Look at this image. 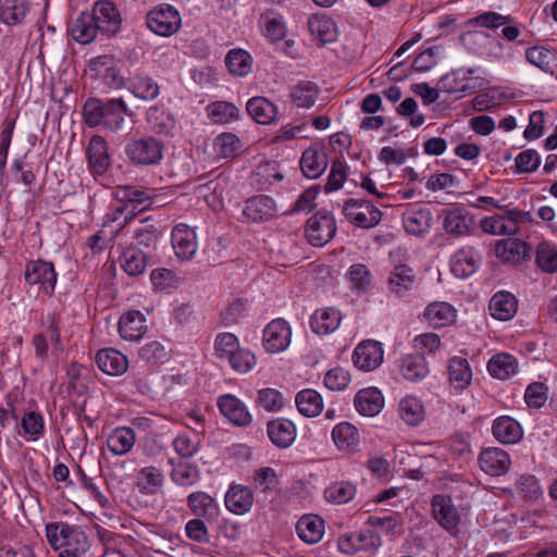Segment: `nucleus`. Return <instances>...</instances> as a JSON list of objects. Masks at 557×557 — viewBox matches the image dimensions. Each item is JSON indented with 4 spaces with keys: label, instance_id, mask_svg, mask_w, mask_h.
Returning a JSON list of instances; mask_svg holds the SVG:
<instances>
[{
    "label": "nucleus",
    "instance_id": "f257e3e1",
    "mask_svg": "<svg viewBox=\"0 0 557 557\" xmlns=\"http://www.w3.org/2000/svg\"><path fill=\"white\" fill-rule=\"evenodd\" d=\"M46 536L53 549H61L59 557H82L89 547L86 534L65 522L47 524Z\"/></svg>",
    "mask_w": 557,
    "mask_h": 557
},
{
    "label": "nucleus",
    "instance_id": "f03ea898",
    "mask_svg": "<svg viewBox=\"0 0 557 557\" xmlns=\"http://www.w3.org/2000/svg\"><path fill=\"white\" fill-rule=\"evenodd\" d=\"M125 154L135 165H154L163 157V144L151 136L133 139L126 144Z\"/></svg>",
    "mask_w": 557,
    "mask_h": 557
},
{
    "label": "nucleus",
    "instance_id": "7ed1b4c3",
    "mask_svg": "<svg viewBox=\"0 0 557 557\" xmlns=\"http://www.w3.org/2000/svg\"><path fill=\"white\" fill-rule=\"evenodd\" d=\"M343 213L354 225L361 228H371L381 221V211L368 200L348 199L343 207Z\"/></svg>",
    "mask_w": 557,
    "mask_h": 557
},
{
    "label": "nucleus",
    "instance_id": "20e7f679",
    "mask_svg": "<svg viewBox=\"0 0 557 557\" xmlns=\"http://www.w3.org/2000/svg\"><path fill=\"white\" fill-rule=\"evenodd\" d=\"M146 24L154 34L163 37L173 35L182 24L180 13L171 5H160L147 13Z\"/></svg>",
    "mask_w": 557,
    "mask_h": 557
},
{
    "label": "nucleus",
    "instance_id": "39448f33",
    "mask_svg": "<svg viewBox=\"0 0 557 557\" xmlns=\"http://www.w3.org/2000/svg\"><path fill=\"white\" fill-rule=\"evenodd\" d=\"M382 545L380 535L372 529L342 534L337 540L339 552L352 555L360 550H376Z\"/></svg>",
    "mask_w": 557,
    "mask_h": 557
},
{
    "label": "nucleus",
    "instance_id": "423d86ee",
    "mask_svg": "<svg viewBox=\"0 0 557 557\" xmlns=\"http://www.w3.org/2000/svg\"><path fill=\"white\" fill-rule=\"evenodd\" d=\"M529 215V212L510 209L504 214L484 218L481 221V227L484 233L492 235H513L519 230V223Z\"/></svg>",
    "mask_w": 557,
    "mask_h": 557
},
{
    "label": "nucleus",
    "instance_id": "0eeeda50",
    "mask_svg": "<svg viewBox=\"0 0 557 557\" xmlns=\"http://www.w3.org/2000/svg\"><path fill=\"white\" fill-rule=\"evenodd\" d=\"M440 216L444 231L454 237L467 236L475 226L473 215L462 206L443 209Z\"/></svg>",
    "mask_w": 557,
    "mask_h": 557
},
{
    "label": "nucleus",
    "instance_id": "6e6552de",
    "mask_svg": "<svg viewBox=\"0 0 557 557\" xmlns=\"http://www.w3.org/2000/svg\"><path fill=\"white\" fill-rule=\"evenodd\" d=\"M336 233L334 218L325 212L319 211L307 221L306 235L313 246H324Z\"/></svg>",
    "mask_w": 557,
    "mask_h": 557
},
{
    "label": "nucleus",
    "instance_id": "1a4fd4ad",
    "mask_svg": "<svg viewBox=\"0 0 557 557\" xmlns=\"http://www.w3.org/2000/svg\"><path fill=\"white\" fill-rule=\"evenodd\" d=\"M89 14L100 32L108 36L115 35L121 28V14L116 5L110 0L97 1L94 4L92 12Z\"/></svg>",
    "mask_w": 557,
    "mask_h": 557
},
{
    "label": "nucleus",
    "instance_id": "9d476101",
    "mask_svg": "<svg viewBox=\"0 0 557 557\" xmlns=\"http://www.w3.org/2000/svg\"><path fill=\"white\" fill-rule=\"evenodd\" d=\"M292 330L283 319L272 320L263 330V346L270 354L284 351L290 344Z\"/></svg>",
    "mask_w": 557,
    "mask_h": 557
},
{
    "label": "nucleus",
    "instance_id": "9b49d317",
    "mask_svg": "<svg viewBox=\"0 0 557 557\" xmlns=\"http://www.w3.org/2000/svg\"><path fill=\"white\" fill-rule=\"evenodd\" d=\"M25 280L30 285H40L46 294L51 295L57 283V273L51 262L34 260L26 264Z\"/></svg>",
    "mask_w": 557,
    "mask_h": 557
},
{
    "label": "nucleus",
    "instance_id": "f8f14e48",
    "mask_svg": "<svg viewBox=\"0 0 557 557\" xmlns=\"http://www.w3.org/2000/svg\"><path fill=\"white\" fill-rule=\"evenodd\" d=\"M432 511L434 519L442 528L450 534L458 532L460 515L449 496L435 495L432 500Z\"/></svg>",
    "mask_w": 557,
    "mask_h": 557
},
{
    "label": "nucleus",
    "instance_id": "ddd939ff",
    "mask_svg": "<svg viewBox=\"0 0 557 557\" xmlns=\"http://www.w3.org/2000/svg\"><path fill=\"white\" fill-rule=\"evenodd\" d=\"M384 350L380 342L368 339L361 342L354 351L352 360L357 368L372 371L383 362Z\"/></svg>",
    "mask_w": 557,
    "mask_h": 557
},
{
    "label": "nucleus",
    "instance_id": "4468645a",
    "mask_svg": "<svg viewBox=\"0 0 557 557\" xmlns=\"http://www.w3.org/2000/svg\"><path fill=\"white\" fill-rule=\"evenodd\" d=\"M86 154L88 165L92 175H103L111 165V158L108 152V144L101 136L95 135L90 138Z\"/></svg>",
    "mask_w": 557,
    "mask_h": 557
},
{
    "label": "nucleus",
    "instance_id": "2eb2a0df",
    "mask_svg": "<svg viewBox=\"0 0 557 557\" xmlns=\"http://www.w3.org/2000/svg\"><path fill=\"white\" fill-rule=\"evenodd\" d=\"M481 469L493 476L505 474L511 465L509 455L502 448L490 447L482 450L479 456Z\"/></svg>",
    "mask_w": 557,
    "mask_h": 557
},
{
    "label": "nucleus",
    "instance_id": "dca6fc26",
    "mask_svg": "<svg viewBox=\"0 0 557 557\" xmlns=\"http://www.w3.org/2000/svg\"><path fill=\"white\" fill-rule=\"evenodd\" d=\"M146 317L138 310H129L123 313L119 321V333L128 342H137L147 332Z\"/></svg>",
    "mask_w": 557,
    "mask_h": 557
},
{
    "label": "nucleus",
    "instance_id": "f3484780",
    "mask_svg": "<svg viewBox=\"0 0 557 557\" xmlns=\"http://www.w3.org/2000/svg\"><path fill=\"white\" fill-rule=\"evenodd\" d=\"M481 263V256L473 247H462L455 252L450 267L455 276L465 278L472 275Z\"/></svg>",
    "mask_w": 557,
    "mask_h": 557
},
{
    "label": "nucleus",
    "instance_id": "a211bd4d",
    "mask_svg": "<svg viewBox=\"0 0 557 557\" xmlns=\"http://www.w3.org/2000/svg\"><path fill=\"white\" fill-rule=\"evenodd\" d=\"M172 245L176 256L183 260L191 259L197 251L196 234L185 224L176 225L172 231Z\"/></svg>",
    "mask_w": 557,
    "mask_h": 557
},
{
    "label": "nucleus",
    "instance_id": "6ab92c4d",
    "mask_svg": "<svg viewBox=\"0 0 557 557\" xmlns=\"http://www.w3.org/2000/svg\"><path fill=\"white\" fill-rule=\"evenodd\" d=\"M218 406L221 413L237 426H247L251 422V414L244 403L231 394L219 397Z\"/></svg>",
    "mask_w": 557,
    "mask_h": 557
},
{
    "label": "nucleus",
    "instance_id": "aec40b11",
    "mask_svg": "<svg viewBox=\"0 0 557 557\" xmlns=\"http://www.w3.org/2000/svg\"><path fill=\"white\" fill-rule=\"evenodd\" d=\"M276 214V206L273 198L267 195H258L246 201L244 215L252 222H264Z\"/></svg>",
    "mask_w": 557,
    "mask_h": 557
},
{
    "label": "nucleus",
    "instance_id": "412c9836",
    "mask_svg": "<svg viewBox=\"0 0 557 557\" xmlns=\"http://www.w3.org/2000/svg\"><path fill=\"white\" fill-rule=\"evenodd\" d=\"M331 435L338 450L349 454L359 450L360 433L354 424L349 422L337 423Z\"/></svg>",
    "mask_w": 557,
    "mask_h": 557
},
{
    "label": "nucleus",
    "instance_id": "4be33fe9",
    "mask_svg": "<svg viewBox=\"0 0 557 557\" xmlns=\"http://www.w3.org/2000/svg\"><path fill=\"white\" fill-rule=\"evenodd\" d=\"M342 313L334 307L317 309L310 318L312 332L327 335L336 331L342 322Z\"/></svg>",
    "mask_w": 557,
    "mask_h": 557
},
{
    "label": "nucleus",
    "instance_id": "5701e85b",
    "mask_svg": "<svg viewBox=\"0 0 557 557\" xmlns=\"http://www.w3.org/2000/svg\"><path fill=\"white\" fill-rule=\"evenodd\" d=\"M327 163V153L323 148L309 147L302 153L300 169L306 177L314 180L324 173Z\"/></svg>",
    "mask_w": 557,
    "mask_h": 557
},
{
    "label": "nucleus",
    "instance_id": "b1692460",
    "mask_svg": "<svg viewBox=\"0 0 557 557\" xmlns=\"http://www.w3.org/2000/svg\"><path fill=\"white\" fill-rule=\"evenodd\" d=\"M115 196L104 218V227H111L112 235L116 236L135 216L134 208H128Z\"/></svg>",
    "mask_w": 557,
    "mask_h": 557
},
{
    "label": "nucleus",
    "instance_id": "393cba45",
    "mask_svg": "<svg viewBox=\"0 0 557 557\" xmlns=\"http://www.w3.org/2000/svg\"><path fill=\"white\" fill-rule=\"evenodd\" d=\"M357 411L366 417H374L384 407V397L376 387H369L359 391L354 400Z\"/></svg>",
    "mask_w": 557,
    "mask_h": 557
},
{
    "label": "nucleus",
    "instance_id": "a878e982",
    "mask_svg": "<svg viewBox=\"0 0 557 557\" xmlns=\"http://www.w3.org/2000/svg\"><path fill=\"white\" fill-rule=\"evenodd\" d=\"M518 300L513 294L502 290L497 292L490 300L488 310L491 315L499 321H509L517 313Z\"/></svg>",
    "mask_w": 557,
    "mask_h": 557
},
{
    "label": "nucleus",
    "instance_id": "bb28decb",
    "mask_svg": "<svg viewBox=\"0 0 557 557\" xmlns=\"http://www.w3.org/2000/svg\"><path fill=\"white\" fill-rule=\"evenodd\" d=\"M99 369L109 375L123 374L128 367L126 356L113 348L101 349L96 355Z\"/></svg>",
    "mask_w": 557,
    "mask_h": 557
},
{
    "label": "nucleus",
    "instance_id": "cd10ccee",
    "mask_svg": "<svg viewBox=\"0 0 557 557\" xmlns=\"http://www.w3.org/2000/svg\"><path fill=\"white\" fill-rule=\"evenodd\" d=\"M530 246L519 239L499 240L495 247L496 257L505 262L517 263L530 257Z\"/></svg>",
    "mask_w": 557,
    "mask_h": 557
},
{
    "label": "nucleus",
    "instance_id": "c85d7f7f",
    "mask_svg": "<svg viewBox=\"0 0 557 557\" xmlns=\"http://www.w3.org/2000/svg\"><path fill=\"white\" fill-rule=\"evenodd\" d=\"M190 511L197 516L213 521L219 516V505L215 499L205 492H194L187 497Z\"/></svg>",
    "mask_w": 557,
    "mask_h": 557
},
{
    "label": "nucleus",
    "instance_id": "c756f323",
    "mask_svg": "<svg viewBox=\"0 0 557 557\" xmlns=\"http://www.w3.org/2000/svg\"><path fill=\"white\" fill-rule=\"evenodd\" d=\"M268 436L271 442L281 448L289 447L296 438V428L287 419H275L268 423Z\"/></svg>",
    "mask_w": 557,
    "mask_h": 557
},
{
    "label": "nucleus",
    "instance_id": "7c9ffc66",
    "mask_svg": "<svg viewBox=\"0 0 557 557\" xmlns=\"http://www.w3.org/2000/svg\"><path fill=\"white\" fill-rule=\"evenodd\" d=\"M253 504L252 491L243 485H233L225 495L226 508L235 515H244L250 510Z\"/></svg>",
    "mask_w": 557,
    "mask_h": 557
},
{
    "label": "nucleus",
    "instance_id": "2f4dec72",
    "mask_svg": "<svg viewBox=\"0 0 557 557\" xmlns=\"http://www.w3.org/2000/svg\"><path fill=\"white\" fill-rule=\"evenodd\" d=\"M403 377L410 382H420L429 374V367L422 354L407 355L398 361Z\"/></svg>",
    "mask_w": 557,
    "mask_h": 557
},
{
    "label": "nucleus",
    "instance_id": "473e14b6",
    "mask_svg": "<svg viewBox=\"0 0 557 557\" xmlns=\"http://www.w3.org/2000/svg\"><path fill=\"white\" fill-rule=\"evenodd\" d=\"M296 532L307 544H317L324 534V521L317 515H306L296 524Z\"/></svg>",
    "mask_w": 557,
    "mask_h": 557
},
{
    "label": "nucleus",
    "instance_id": "72a5a7b5",
    "mask_svg": "<svg viewBox=\"0 0 557 557\" xmlns=\"http://www.w3.org/2000/svg\"><path fill=\"white\" fill-rule=\"evenodd\" d=\"M413 283V270L407 264L395 265L387 280L388 290L397 297H405Z\"/></svg>",
    "mask_w": 557,
    "mask_h": 557
},
{
    "label": "nucleus",
    "instance_id": "f704fd0d",
    "mask_svg": "<svg viewBox=\"0 0 557 557\" xmlns=\"http://www.w3.org/2000/svg\"><path fill=\"white\" fill-rule=\"evenodd\" d=\"M492 433L503 444H515L522 437L520 424L508 416L499 417L493 422Z\"/></svg>",
    "mask_w": 557,
    "mask_h": 557
},
{
    "label": "nucleus",
    "instance_id": "c9c22d12",
    "mask_svg": "<svg viewBox=\"0 0 557 557\" xmlns=\"http://www.w3.org/2000/svg\"><path fill=\"white\" fill-rule=\"evenodd\" d=\"M423 317L433 327H444L455 322L456 310L448 302L435 301L425 308Z\"/></svg>",
    "mask_w": 557,
    "mask_h": 557
},
{
    "label": "nucleus",
    "instance_id": "e433bc0d",
    "mask_svg": "<svg viewBox=\"0 0 557 557\" xmlns=\"http://www.w3.org/2000/svg\"><path fill=\"white\" fill-rule=\"evenodd\" d=\"M310 34L320 42H333L337 38V27L335 22L324 14L311 15L308 20Z\"/></svg>",
    "mask_w": 557,
    "mask_h": 557
},
{
    "label": "nucleus",
    "instance_id": "4c0bfd02",
    "mask_svg": "<svg viewBox=\"0 0 557 557\" xmlns=\"http://www.w3.org/2000/svg\"><path fill=\"white\" fill-rule=\"evenodd\" d=\"M128 89L132 94L143 100H153L160 94V86L150 76L144 73H134L128 78Z\"/></svg>",
    "mask_w": 557,
    "mask_h": 557
},
{
    "label": "nucleus",
    "instance_id": "58836bf2",
    "mask_svg": "<svg viewBox=\"0 0 557 557\" xmlns=\"http://www.w3.org/2000/svg\"><path fill=\"white\" fill-rule=\"evenodd\" d=\"M135 442V432L131 428L120 426L109 434L107 438V446L112 454L122 456L133 448Z\"/></svg>",
    "mask_w": 557,
    "mask_h": 557
},
{
    "label": "nucleus",
    "instance_id": "ea45409f",
    "mask_svg": "<svg viewBox=\"0 0 557 557\" xmlns=\"http://www.w3.org/2000/svg\"><path fill=\"white\" fill-rule=\"evenodd\" d=\"M146 120L149 128L158 134H170L175 127V119L164 107L152 106L147 110Z\"/></svg>",
    "mask_w": 557,
    "mask_h": 557
},
{
    "label": "nucleus",
    "instance_id": "a19ab883",
    "mask_svg": "<svg viewBox=\"0 0 557 557\" xmlns=\"http://www.w3.org/2000/svg\"><path fill=\"white\" fill-rule=\"evenodd\" d=\"M116 197L128 208H134V216L149 208L152 203L150 196L137 187L122 186L116 189Z\"/></svg>",
    "mask_w": 557,
    "mask_h": 557
},
{
    "label": "nucleus",
    "instance_id": "79ce46f5",
    "mask_svg": "<svg viewBox=\"0 0 557 557\" xmlns=\"http://www.w3.org/2000/svg\"><path fill=\"white\" fill-rule=\"evenodd\" d=\"M398 413L401 420L409 426L419 425L425 417L422 401L413 396H407L399 401Z\"/></svg>",
    "mask_w": 557,
    "mask_h": 557
},
{
    "label": "nucleus",
    "instance_id": "37998d69",
    "mask_svg": "<svg viewBox=\"0 0 557 557\" xmlns=\"http://www.w3.org/2000/svg\"><path fill=\"white\" fill-rule=\"evenodd\" d=\"M449 382L457 391H462L471 383L472 372L469 362L465 358L454 357L448 366Z\"/></svg>",
    "mask_w": 557,
    "mask_h": 557
},
{
    "label": "nucleus",
    "instance_id": "c03bdc74",
    "mask_svg": "<svg viewBox=\"0 0 557 557\" xmlns=\"http://www.w3.org/2000/svg\"><path fill=\"white\" fill-rule=\"evenodd\" d=\"M163 472L153 466L144 467L137 475V486L143 494L153 495L163 486Z\"/></svg>",
    "mask_w": 557,
    "mask_h": 557
},
{
    "label": "nucleus",
    "instance_id": "a18cd8bd",
    "mask_svg": "<svg viewBox=\"0 0 557 557\" xmlns=\"http://www.w3.org/2000/svg\"><path fill=\"white\" fill-rule=\"evenodd\" d=\"M527 60L546 73H554L557 66V51L543 46L528 48L525 51Z\"/></svg>",
    "mask_w": 557,
    "mask_h": 557
},
{
    "label": "nucleus",
    "instance_id": "49530a36",
    "mask_svg": "<svg viewBox=\"0 0 557 557\" xmlns=\"http://www.w3.org/2000/svg\"><path fill=\"white\" fill-rule=\"evenodd\" d=\"M247 111L260 124L272 123L277 113L275 104L264 97H255L248 100Z\"/></svg>",
    "mask_w": 557,
    "mask_h": 557
},
{
    "label": "nucleus",
    "instance_id": "de8ad7c7",
    "mask_svg": "<svg viewBox=\"0 0 557 557\" xmlns=\"http://www.w3.org/2000/svg\"><path fill=\"white\" fill-rule=\"evenodd\" d=\"M126 114L127 107L122 99H110L107 101L102 125L112 132L122 131Z\"/></svg>",
    "mask_w": 557,
    "mask_h": 557
},
{
    "label": "nucleus",
    "instance_id": "09e8293b",
    "mask_svg": "<svg viewBox=\"0 0 557 557\" xmlns=\"http://www.w3.org/2000/svg\"><path fill=\"white\" fill-rule=\"evenodd\" d=\"M100 29L96 26L92 16L89 13H82L73 23L71 34L74 40L79 44H90Z\"/></svg>",
    "mask_w": 557,
    "mask_h": 557
},
{
    "label": "nucleus",
    "instance_id": "8fccbe9b",
    "mask_svg": "<svg viewBox=\"0 0 557 557\" xmlns=\"http://www.w3.org/2000/svg\"><path fill=\"white\" fill-rule=\"evenodd\" d=\"M487 370L493 377L507 380L517 372L518 363L509 354H497L488 361Z\"/></svg>",
    "mask_w": 557,
    "mask_h": 557
},
{
    "label": "nucleus",
    "instance_id": "3c124183",
    "mask_svg": "<svg viewBox=\"0 0 557 557\" xmlns=\"http://www.w3.org/2000/svg\"><path fill=\"white\" fill-rule=\"evenodd\" d=\"M228 72L234 76H247L252 71V58L243 49H232L225 57Z\"/></svg>",
    "mask_w": 557,
    "mask_h": 557
},
{
    "label": "nucleus",
    "instance_id": "603ef678",
    "mask_svg": "<svg viewBox=\"0 0 557 557\" xmlns=\"http://www.w3.org/2000/svg\"><path fill=\"white\" fill-rule=\"evenodd\" d=\"M431 212L424 209L410 210L403 215L405 230L413 235L425 233L431 226Z\"/></svg>",
    "mask_w": 557,
    "mask_h": 557
},
{
    "label": "nucleus",
    "instance_id": "864d4df0",
    "mask_svg": "<svg viewBox=\"0 0 557 557\" xmlns=\"http://www.w3.org/2000/svg\"><path fill=\"white\" fill-rule=\"evenodd\" d=\"M299 412L306 417L318 416L323 408L321 395L314 389H302L296 396Z\"/></svg>",
    "mask_w": 557,
    "mask_h": 557
},
{
    "label": "nucleus",
    "instance_id": "5fc2aeb1",
    "mask_svg": "<svg viewBox=\"0 0 557 557\" xmlns=\"http://www.w3.org/2000/svg\"><path fill=\"white\" fill-rule=\"evenodd\" d=\"M120 263L128 275L137 276L146 270V255L136 247H129L120 257Z\"/></svg>",
    "mask_w": 557,
    "mask_h": 557
},
{
    "label": "nucleus",
    "instance_id": "6e6d98bb",
    "mask_svg": "<svg viewBox=\"0 0 557 557\" xmlns=\"http://www.w3.org/2000/svg\"><path fill=\"white\" fill-rule=\"evenodd\" d=\"M319 94L320 89L314 83L304 81L293 88L290 96L298 108L309 109L315 103Z\"/></svg>",
    "mask_w": 557,
    "mask_h": 557
},
{
    "label": "nucleus",
    "instance_id": "4d7b16f0",
    "mask_svg": "<svg viewBox=\"0 0 557 557\" xmlns=\"http://www.w3.org/2000/svg\"><path fill=\"white\" fill-rule=\"evenodd\" d=\"M28 11L26 0H4L0 8V20L8 25L21 23Z\"/></svg>",
    "mask_w": 557,
    "mask_h": 557
},
{
    "label": "nucleus",
    "instance_id": "13d9d810",
    "mask_svg": "<svg viewBox=\"0 0 557 557\" xmlns=\"http://www.w3.org/2000/svg\"><path fill=\"white\" fill-rule=\"evenodd\" d=\"M536 264L546 273L557 272V249L555 246L543 242L536 248Z\"/></svg>",
    "mask_w": 557,
    "mask_h": 557
},
{
    "label": "nucleus",
    "instance_id": "bf43d9fd",
    "mask_svg": "<svg viewBox=\"0 0 557 557\" xmlns=\"http://www.w3.org/2000/svg\"><path fill=\"white\" fill-rule=\"evenodd\" d=\"M200 473L196 465L189 462H180L174 466L171 478L181 486H190L199 480Z\"/></svg>",
    "mask_w": 557,
    "mask_h": 557
},
{
    "label": "nucleus",
    "instance_id": "052dcab7",
    "mask_svg": "<svg viewBox=\"0 0 557 557\" xmlns=\"http://www.w3.org/2000/svg\"><path fill=\"white\" fill-rule=\"evenodd\" d=\"M347 277L352 290L364 293L369 289L371 284V274L364 264H352L347 272Z\"/></svg>",
    "mask_w": 557,
    "mask_h": 557
},
{
    "label": "nucleus",
    "instance_id": "680f3d73",
    "mask_svg": "<svg viewBox=\"0 0 557 557\" xmlns=\"http://www.w3.org/2000/svg\"><path fill=\"white\" fill-rule=\"evenodd\" d=\"M24 435L29 441H37L45 432V422L41 413L37 411L25 412L21 420Z\"/></svg>",
    "mask_w": 557,
    "mask_h": 557
},
{
    "label": "nucleus",
    "instance_id": "e2e57ef3",
    "mask_svg": "<svg viewBox=\"0 0 557 557\" xmlns=\"http://www.w3.org/2000/svg\"><path fill=\"white\" fill-rule=\"evenodd\" d=\"M240 149V140L234 134L224 133L219 135L214 140V150L224 159L234 158Z\"/></svg>",
    "mask_w": 557,
    "mask_h": 557
},
{
    "label": "nucleus",
    "instance_id": "0e129e2a",
    "mask_svg": "<svg viewBox=\"0 0 557 557\" xmlns=\"http://www.w3.org/2000/svg\"><path fill=\"white\" fill-rule=\"evenodd\" d=\"M356 487L349 482H336L330 485L325 492V498L336 504H345L354 498Z\"/></svg>",
    "mask_w": 557,
    "mask_h": 557
},
{
    "label": "nucleus",
    "instance_id": "69168bd1",
    "mask_svg": "<svg viewBox=\"0 0 557 557\" xmlns=\"http://www.w3.org/2000/svg\"><path fill=\"white\" fill-rule=\"evenodd\" d=\"M106 107L107 101L103 102L95 98L88 99L83 108L85 123L90 127L102 124Z\"/></svg>",
    "mask_w": 557,
    "mask_h": 557
},
{
    "label": "nucleus",
    "instance_id": "338daca9",
    "mask_svg": "<svg viewBox=\"0 0 557 557\" xmlns=\"http://www.w3.org/2000/svg\"><path fill=\"white\" fill-rule=\"evenodd\" d=\"M209 116L215 123H228L238 117V109L231 102L218 101L208 107Z\"/></svg>",
    "mask_w": 557,
    "mask_h": 557
},
{
    "label": "nucleus",
    "instance_id": "774afa93",
    "mask_svg": "<svg viewBox=\"0 0 557 557\" xmlns=\"http://www.w3.org/2000/svg\"><path fill=\"white\" fill-rule=\"evenodd\" d=\"M238 347V339L232 333H221L216 336L214 342L216 356L221 359L230 360L231 356L234 355Z\"/></svg>",
    "mask_w": 557,
    "mask_h": 557
}]
</instances>
